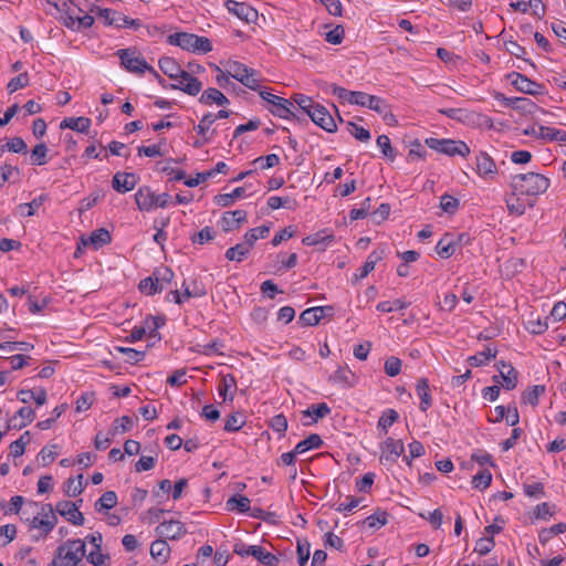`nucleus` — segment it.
Wrapping results in <instances>:
<instances>
[{
  "label": "nucleus",
  "mask_w": 566,
  "mask_h": 566,
  "mask_svg": "<svg viewBox=\"0 0 566 566\" xmlns=\"http://www.w3.org/2000/svg\"><path fill=\"white\" fill-rule=\"evenodd\" d=\"M551 182L547 177L537 172L518 174L512 177L511 187L514 192L536 197L547 191Z\"/></svg>",
  "instance_id": "1"
},
{
  "label": "nucleus",
  "mask_w": 566,
  "mask_h": 566,
  "mask_svg": "<svg viewBox=\"0 0 566 566\" xmlns=\"http://www.w3.org/2000/svg\"><path fill=\"white\" fill-rule=\"evenodd\" d=\"M167 42L170 45H176L182 50L193 53H208L212 50L211 41L206 36H199L188 32H176L169 34Z\"/></svg>",
  "instance_id": "2"
},
{
  "label": "nucleus",
  "mask_w": 566,
  "mask_h": 566,
  "mask_svg": "<svg viewBox=\"0 0 566 566\" xmlns=\"http://www.w3.org/2000/svg\"><path fill=\"white\" fill-rule=\"evenodd\" d=\"M86 553L85 541L67 539L57 546L54 557L60 566H77Z\"/></svg>",
  "instance_id": "3"
},
{
  "label": "nucleus",
  "mask_w": 566,
  "mask_h": 566,
  "mask_svg": "<svg viewBox=\"0 0 566 566\" xmlns=\"http://www.w3.org/2000/svg\"><path fill=\"white\" fill-rule=\"evenodd\" d=\"M262 99L268 102L271 107H269V111L274 115L283 119H296L301 120V117L296 115L294 112L295 106L293 105V102L290 99H286L284 97L274 95L266 91H260L259 92Z\"/></svg>",
  "instance_id": "4"
},
{
  "label": "nucleus",
  "mask_w": 566,
  "mask_h": 566,
  "mask_svg": "<svg viewBox=\"0 0 566 566\" xmlns=\"http://www.w3.org/2000/svg\"><path fill=\"white\" fill-rule=\"evenodd\" d=\"M171 200L167 192L156 195L150 187H140L135 193V201L140 211H150L154 208H166Z\"/></svg>",
  "instance_id": "5"
},
{
  "label": "nucleus",
  "mask_w": 566,
  "mask_h": 566,
  "mask_svg": "<svg viewBox=\"0 0 566 566\" xmlns=\"http://www.w3.org/2000/svg\"><path fill=\"white\" fill-rule=\"evenodd\" d=\"M135 49H120L116 55L120 59V64L130 73L143 74L148 71L154 76H158V72L150 66L144 57L135 55Z\"/></svg>",
  "instance_id": "6"
},
{
  "label": "nucleus",
  "mask_w": 566,
  "mask_h": 566,
  "mask_svg": "<svg viewBox=\"0 0 566 566\" xmlns=\"http://www.w3.org/2000/svg\"><path fill=\"white\" fill-rule=\"evenodd\" d=\"M426 145L429 148L448 156L460 155L462 157H467L470 154V147L462 140L438 139L430 137L426 139Z\"/></svg>",
  "instance_id": "7"
},
{
  "label": "nucleus",
  "mask_w": 566,
  "mask_h": 566,
  "mask_svg": "<svg viewBox=\"0 0 566 566\" xmlns=\"http://www.w3.org/2000/svg\"><path fill=\"white\" fill-rule=\"evenodd\" d=\"M41 514L43 516L42 518L34 516L32 520L27 518V521H30V526L32 528H39L41 531V536L43 537L52 532L57 523V517L54 514V509L51 504L42 505Z\"/></svg>",
  "instance_id": "8"
},
{
  "label": "nucleus",
  "mask_w": 566,
  "mask_h": 566,
  "mask_svg": "<svg viewBox=\"0 0 566 566\" xmlns=\"http://www.w3.org/2000/svg\"><path fill=\"white\" fill-rule=\"evenodd\" d=\"M99 17L105 19L107 25H115L117 28H134L138 29L142 27V22L138 19H130L120 12L112 9H98Z\"/></svg>",
  "instance_id": "9"
},
{
  "label": "nucleus",
  "mask_w": 566,
  "mask_h": 566,
  "mask_svg": "<svg viewBox=\"0 0 566 566\" xmlns=\"http://www.w3.org/2000/svg\"><path fill=\"white\" fill-rule=\"evenodd\" d=\"M307 116L312 119L314 124H316L317 126H319L321 128L328 133H334L337 129V125L333 116L329 114L327 108L321 104L316 103L310 111V114H307Z\"/></svg>",
  "instance_id": "10"
},
{
  "label": "nucleus",
  "mask_w": 566,
  "mask_h": 566,
  "mask_svg": "<svg viewBox=\"0 0 566 566\" xmlns=\"http://www.w3.org/2000/svg\"><path fill=\"white\" fill-rule=\"evenodd\" d=\"M511 84L520 92L528 95H538L543 93V85L530 80L527 76L512 72L507 75Z\"/></svg>",
  "instance_id": "11"
},
{
  "label": "nucleus",
  "mask_w": 566,
  "mask_h": 566,
  "mask_svg": "<svg viewBox=\"0 0 566 566\" xmlns=\"http://www.w3.org/2000/svg\"><path fill=\"white\" fill-rule=\"evenodd\" d=\"M354 105H359L363 107H368L379 114L385 115L387 117L389 107L385 99L379 96L369 95L365 92H358L356 99H354Z\"/></svg>",
  "instance_id": "12"
},
{
  "label": "nucleus",
  "mask_w": 566,
  "mask_h": 566,
  "mask_svg": "<svg viewBox=\"0 0 566 566\" xmlns=\"http://www.w3.org/2000/svg\"><path fill=\"white\" fill-rule=\"evenodd\" d=\"M495 98L503 103L504 106L512 107L523 114H532L537 107L533 101L526 97H506L502 93H496Z\"/></svg>",
  "instance_id": "13"
},
{
  "label": "nucleus",
  "mask_w": 566,
  "mask_h": 566,
  "mask_svg": "<svg viewBox=\"0 0 566 566\" xmlns=\"http://www.w3.org/2000/svg\"><path fill=\"white\" fill-rule=\"evenodd\" d=\"M226 8L228 11L234 15H237L240 20L244 22H254L258 18V12L251 6L245 2H238L235 0H227Z\"/></svg>",
  "instance_id": "14"
},
{
  "label": "nucleus",
  "mask_w": 566,
  "mask_h": 566,
  "mask_svg": "<svg viewBox=\"0 0 566 566\" xmlns=\"http://www.w3.org/2000/svg\"><path fill=\"white\" fill-rule=\"evenodd\" d=\"M525 136H533L547 140H560L566 143V132L541 125L538 129L534 126L527 127L523 130Z\"/></svg>",
  "instance_id": "15"
},
{
  "label": "nucleus",
  "mask_w": 566,
  "mask_h": 566,
  "mask_svg": "<svg viewBox=\"0 0 566 566\" xmlns=\"http://www.w3.org/2000/svg\"><path fill=\"white\" fill-rule=\"evenodd\" d=\"M55 510L60 515L65 517L73 525L80 526L84 524V516L78 511L77 503L71 501H60L56 503Z\"/></svg>",
  "instance_id": "16"
},
{
  "label": "nucleus",
  "mask_w": 566,
  "mask_h": 566,
  "mask_svg": "<svg viewBox=\"0 0 566 566\" xmlns=\"http://www.w3.org/2000/svg\"><path fill=\"white\" fill-rule=\"evenodd\" d=\"M476 174L485 179H493L497 174V167L492 157L485 151H480L475 158Z\"/></svg>",
  "instance_id": "17"
},
{
  "label": "nucleus",
  "mask_w": 566,
  "mask_h": 566,
  "mask_svg": "<svg viewBox=\"0 0 566 566\" xmlns=\"http://www.w3.org/2000/svg\"><path fill=\"white\" fill-rule=\"evenodd\" d=\"M139 181V177L134 172H116L112 179V187L119 193H126L133 190Z\"/></svg>",
  "instance_id": "18"
},
{
  "label": "nucleus",
  "mask_w": 566,
  "mask_h": 566,
  "mask_svg": "<svg viewBox=\"0 0 566 566\" xmlns=\"http://www.w3.org/2000/svg\"><path fill=\"white\" fill-rule=\"evenodd\" d=\"M156 533L159 536L168 539H178L187 533L185 524L180 521H165L156 527Z\"/></svg>",
  "instance_id": "19"
},
{
  "label": "nucleus",
  "mask_w": 566,
  "mask_h": 566,
  "mask_svg": "<svg viewBox=\"0 0 566 566\" xmlns=\"http://www.w3.org/2000/svg\"><path fill=\"white\" fill-rule=\"evenodd\" d=\"M382 454L380 457V461L384 460L387 462H396L397 459L403 454L405 446L401 440H395L392 438H387L384 444L381 446Z\"/></svg>",
  "instance_id": "20"
},
{
  "label": "nucleus",
  "mask_w": 566,
  "mask_h": 566,
  "mask_svg": "<svg viewBox=\"0 0 566 566\" xmlns=\"http://www.w3.org/2000/svg\"><path fill=\"white\" fill-rule=\"evenodd\" d=\"M247 221L245 210L227 211L221 218V227L224 232H230L240 228V224Z\"/></svg>",
  "instance_id": "21"
},
{
  "label": "nucleus",
  "mask_w": 566,
  "mask_h": 566,
  "mask_svg": "<svg viewBox=\"0 0 566 566\" xmlns=\"http://www.w3.org/2000/svg\"><path fill=\"white\" fill-rule=\"evenodd\" d=\"M184 81H187L186 84H182V82H179L177 84H169V88L171 90H180L184 93L196 96L200 93L202 88V83L195 76H192L190 73L186 72L182 73Z\"/></svg>",
  "instance_id": "22"
},
{
  "label": "nucleus",
  "mask_w": 566,
  "mask_h": 566,
  "mask_svg": "<svg viewBox=\"0 0 566 566\" xmlns=\"http://www.w3.org/2000/svg\"><path fill=\"white\" fill-rule=\"evenodd\" d=\"M160 71L171 80L182 77V73L187 71L182 70L177 61L169 56H164L158 62Z\"/></svg>",
  "instance_id": "23"
},
{
  "label": "nucleus",
  "mask_w": 566,
  "mask_h": 566,
  "mask_svg": "<svg viewBox=\"0 0 566 566\" xmlns=\"http://www.w3.org/2000/svg\"><path fill=\"white\" fill-rule=\"evenodd\" d=\"M500 379L504 389L513 390L517 386L518 373L513 366H509V370L500 369V374L492 377L495 384H499Z\"/></svg>",
  "instance_id": "24"
},
{
  "label": "nucleus",
  "mask_w": 566,
  "mask_h": 566,
  "mask_svg": "<svg viewBox=\"0 0 566 566\" xmlns=\"http://www.w3.org/2000/svg\"><path fill=\"white\" fill-rule=\"evenodd\" d=\"M49 3L53 4L55 9L60 12H63L65 15L63 17V23L66 28L71 30H76L77 27V14L74 9H71L67 1H62L61 3L57 1L48 0Z\"/></svg>",
  "instance_id": "25"
},
{
  "label": "nucleus",
  "mask_w": 566,
  "mask_h": 566,
  "mask_svg": "<svg viewBox=\"0 0 566 566\" xmlns=\"http://www.w3.org/2000/svg\"><path fill=\"white\" fill-rule=\"evenodd\" d=\"M436 252L439 256L448 259L455 252V235L446 233L437 243Z\"/></svg>",
  "instance_id": "26"
},
{
  "label": "nucleus",
  "mask_w": 566,
  "mask_h": 566,
  "mask_svg": "<svg viewBox=\"0 0 566 566\" xmlns=\"http://www.w3.org/2000/svg\"><path fill=\"white\" fill-rule=\"evenodd\" d=\"M91 119L88 117H65L61 124H60V128L61 129H65V128H69V129H72V130H75V132H78V133H88V129L91 127Z\"/></svg>",
  "instance_id": "27"
},
{
  "label": "nucleus",
  "mask_w": 566,
  "mask_h": 566,
  "mask_svg": "<svg viewBox=\"0 0 566 566\" xmlns=\"http://www.w3.org/2000/svg\"><path fill=\"white\" fill-rule=\"evenodd\" d=\"M331 408L325 402L311 405L306 410L302 411V416L304 418L311 417L312 421L304 422V426H311L317 422L318 419H322L329 415Z\"/></svg>",
  "instance_id": "28"
},
{
  "label": "nucleus",
  "mask_w": 566,
  "mask_h": 566,
  "mask_svg": "<svg viewBox=\"0 0 566 566\" xmlns=\"http://www.w3.org/2000/svg\"><path fill=\"white\" fill-rule=\"evenodd\" d=\"M199 102L203 105H228L230 102L228 97L219 90L210 87L206 90L199 97Z\"/></svg>",
  "instance_id": "29"
},
{
  "label": "nucleus",
  "mask_w": 566,
  "mask_h": 566,
  "mask_svg": "<svg viewBox=\"0 0 566 566\" xmlns=\"http://www.w3.org/2000/svg\"><path fill=\"white\" fill-rule=\"evenodd\" d=\"M417 394L420 398V410L427 411L432 405V397L427 378H420L416 386Z\"/></svg>",
  "instance_id": "30"
},
{
  "label": "nucleus",
  "mask_w": 566,
  "mask_h": 566,
  "mask_svg": "<svg viewBox=\"0 0 566 566\" xmlns=\"http://www.w3.org/2000/svg\"><path fill=\"white\" fill-rule=\"evenodd\" d=\"M252 247H250L244 240L241 243L235 244L234 247L229 248L226 251V259L228 261L242 262L250 254Z\"/></svg>",
  "instance_id": "31"
},
{
  "label": "nucleus",
  "mask_w": 566,
  "mask_h": 566,
  "mask_svg": "<svg viewBox=\"0 0 566 566\" xmlns=\"http://www.w3.org/2000/svg\"><path fill=\"white\" fill-rule=\"evenodd\" d=\"M112 241L111 233L105 228L97 229L91 233L85 240L82 238L84 245L92 244L95 249H98Z\"/></svg>",
  "instance_id": "32"
},
{
  "label": "nucleus",
  "mask_w": 566,
  "mask_h": 566,
  "mask_svg": "<svg viewBox=\"0 0 566 566\" xmlns=\"http://www.w3.org/2000/svg\"><path fill=\"white\" fill-rule=\"evenodd\" d=\"M355 374L349 368L338 367L337 370L329 376V381L353 387L355 385Z\"/></svg>",
  "instance_id": "33"
},
{
  "label": "nucleus",
  "mask_w": 566,
  "mask_h": 566,
  "mask_svg": "<svg viewBox=\"0 0 566 566\" xmlns=\"http://www.w3.org/2000/svg\"><path fill=\"white\" fill-rule=\"evenodd\" d=\"M497 354L496 348H492L488 346L484 350L479 352L478 354L470 356L468 358V363L472 367H480L486 365L491 359L495 358Z\"/></svg>",
  "instance_id": "34"
},
{
  "label": "nucleus",
  "mask_w": 566,
  "mask_h": 566,
  "mask_svg": "<svg viewBox=\"0 0 566 566\" xmlns=\"http://www.w3.org/2000/svg\"><path fill=\"white\" fill-rule=\"evenodd\" d=\"M323 440L319 434L311 433L306 439L300 441L295 446V453H304L312 449H318L323 446Z\"/></svg>",
  "instance_id": "35"
},
{
  "label": "nucleus",
  "mask_w": 566,
  "mask_h": 566,
  "mask_svg": "<svg viewBox=\"0 0 566 566\" xmlns=\"http://www.w3.org/2000/svg\"><path fill=\"white\" fill-rule=\"evenodd\" d=\"M253 557L265 566H279L280 559L274 554L266 552L262 546L254 545L251 551Z\"/></svg>",
  "instance_id": "36"
},
{
  "label": "nucleus",
  "mask_w": 566,
  "mask_h": 566,
  "mask_svg": "<svg viewBox=\"0 0 566 566\" xmlns=\"http://www.w3.org/2000/svg\"><path fill=\"white\" fill-rule=\"evenodd\" d=\"M170 554V547L165 539H156L150 545V555L153 558L166 562Z\"/></svg>",
  "instance_id": "37"
},
{
  "label": "nucleus",
  "mask_w": 566,
  "mask_h": 566,
  "mask_svg": "<svg viewBox=\"0 0 566 566\" xmlns=\"http://www.w3.org/2000/svg\"><path fill=\"white\" fill-rule=\"evenodd\" d=\"M245 192L244 187H238L230 193H220L214 197V203L219 207H230L235 199L241 198Z\"/></svg>",
  "instance_id": "38"
},
{
  "label": "nucleus",
  "mask_w": 566,
  "mask_h": 566,
  "mask_svg": "<svg viewBox=\"0 0 566 566\" xmlns=\"http://www.w3.org/2000/svg\"><path fill=\"white\" fill-rule=\"evenodd\" d=\"M250 503L251 501L249 497L235 494L226 502V505L230 511L237 510L240 513H247L250 510Z\"/></svg>",
  "instance_id": "39"
},
{
  "label": "nucleus",
  "mask_w": 566,
  "mask_h": 566,
  "mask_svg": "<svg viewBox=\"0 0 566 566\" xmlns=\"http://www.w3.org/2000/svg\"><path fill=\"white\" fill-rule=\"evenodd\" d=\"M49 196L46 193H42L39 197L34 198L31 202L21 203L18 206L21 214L24 217H32L35 213V210L40 208Z\"/></svg>",
  "instance_id": "40"
},
{
  "label": "nucleus",
  "mask_w": 566,
  "mask_h": 566,
  "mask_svg": "<svg viewBox=\"0 0 566 566\" xmlns=\"http://www.w3.org/2000/svg\"><path fill=\"white\" fill-rule=\"evenodd\" d=\"M270 233V226L263 224L245 232L243 240L253 248L259 239H264Z\"/></svg>",
  "instance_id": "41"
},
{
  "label": "nucleus",
  "mask_w": 566,
  "mask_h": 566,
  "mask_svg": "<svg viewBox=\"0 0 566 566\" xmlns=\"http://www.w3.org/2000/svg\"><path fill=\"white\" fill-rule=\"evenodd\" d=\"M231 388H234V389L237 388V380H235L234 376L231 374L222 376L219 387H218V391H219V395L221 397H223V401H227V400L232 401L233 400V398H234L233 394H231L228 397V391Z\"/></svg>",
  "instance_id": "42"
},
{
  "label": "nucleus",
  "mask_w": 566,
  "mask_h": 566,
  "mask_svg": "<svg viewBox=\"0 0 566 566\" xmlns=\"http://www.w3.org/2000/svg\"><path fill=\"white\" fill-rule=\"evenodd\" d=\"M388 523V513L382 510H377L374 514L367 516L363 524L369 528L378 530Z\"/></svg>",
  "instance_id": "43"
},
{
  "label": "nucleus",
  "mask_w": 566,
  "mask_h": 566,
  "mask_svg": "<svg viewBox=\"0 0 566 566\" xmlns=\"http://www.w3.org/2000/svg\"><path fill=\"white\" fill-rule=\"evenodd\" d=\"M116 504H117V494L114 491H106L95 502L94 507L97 512H102L103 510L113 509Z\"/></svg>",
  "instance_id": "44"
},
{
  "label": "nucleus",
  "mask_w": 566,
  "mask_h": 566,
  "mask_svg": "<svg viewBox=\"0 0 566 566\" xmlns=\"http://www.w3.org/2000/svg\"><path fill=\"white\" fill-rule=\"evenodd\" d=\"M333 241H334L333 234H326L325 231H318L314 234H310V235L305 237L302 242L305 245L314 247V245H319V244L327 245Z\"/></svg>",
  "instance_id": "45"
},
{
  "label": "nucleus",
  "mask_w": 566,
  "mask_h": 566,
  "mask_svg": "<svg viewBox=\"0 0 566 566\" xmlns=\"http://www.w3.org/2000/svg\"><path fill=\"white\" fill-rule=\"evenodd\" d=\"M84 476L83 474H78L75 479L70 478L65 483V493L70 497H75L80 495L84 490L83 484Z\"/></svg>",
  "instance_id": "46"
},
{
  "label": "nucleus",
  "mask_w": 566,
  "mask_h": 566,
  "mask_svg": "<svg viewBox=\"0 0 566 566\" xmlns=\"http://www.w3.org/2000/svg\"><path fill=\"white\" fill-rule=\"evenodd\" d=\"M216 238V231L211 227H205L199 232L193 233L190 237V241L193 244H206Z\"/></svg>",
  "instance_id": "47"
},
{
  "label": "nucleus",
  "mask_w": 566,
  "mask_h": 566,
  "mask_svg": "<svg viewBox=\"0 0 566 566\" xmlns=\"http://www.w3.org/2000/svg\"><path fill=\"white\" fill-rule=\"evenodd\" d=\"M398 418L399 413L395 409H387L378 420V428L386 434L388 432V428L391 427Z\"/></svg>",
  "instance_id": "48"
},
{
  "label": "nucleus",
  "mask_w": 566,
  "mask_h": 566,
  "mask_svg": "<svg viewBox=\"0 0 566 566\" xmlns=\"http://www.w3.org/2000/svg\"><path fill=\"white\" fill-rule=\"evenodd\" d=\"M492 482V473L488 469L481 470L472 478V485L475 489L484 490L490 486Z\"/></svg>",
  "instance_id": "49"
},
{
  "label": "nucleus",
  "mask_w": 566,
  "mask_h": 566,
  "mask_svg": "<svg viewBox=\"0 0 566 566\" xmlns=\"http://www.w3.org/2000/svg\"><path fill=\"white\" fill-rule=\"evenodd\" d=\"M138 287L140 292L146 293L147 295H154L161 292L164 289L163 284H159L157 279L155 277L154 280L151 276L142 280Z\"/></svg>",
  "instance_id": "50"
},
{
  "label": "nucleus",
  "mask_w": 566,
  "mask_h": 566,
  "mask_svg": "<svg viewBox=\"0 0 566 566\" xmlns=\"http://www.w3.org/2000/svg\"><path fill=\"white\" fill-rule=\"evenodd\" d=\"M244 424H245V417L241 413L234 412L227 418L223 429L228 432H237Z\"/></svg>",
  "instance_id": "51"
},
{
  "label": "nucleus",
  "mask_w": 566,
  "mask_h": 566,
  "mask_svg": "<svg viewBox=\"0 0 566 566\" xmlns=\"http://www.w3.org/2000/svg\"><path fill=\"white\" fill-rule=\"evenodd\" d=\"M545 391L544 386L535 385L532 387H528L522 396V399L524 402L530 403L532 406H537L539 395H542Z\"/></svg>",
  "instance_id": "52"
},
{
  "label": "nucleus",
  "mask_w": 566,
  "mask_h": 566,
  "mask_svg": "<svg viewBox=\"0 0 566 566\" xmlns=\"http://www.w3.org/2000/svg\"><path fill=\"white\" fill-rule=\"evenodd\" d=\"M293 104L295 103L300 109L303 111L304 114H310V111L313 108V106L316 104L312 97L306 96L301 93L293 94L291 99Z\"/></svg>",
  "instance_id": "53"
},
{
  "label": "nucleus",
  "mask_w": 566,
  "mask_h": 566,
  "mask_svg": "<svg viewBox=\"0 0 566 566\" xmlns=\"http://www.w3.org/2000/svg\"><path fill=\"white\" fill-rule=\"evenodd\" d=\"M132 428L133 419L128 416H123L120 418L115 419L113 428L111 430V434L116 436L117 433H124L129 431Z\"/></svg>",
  "instance_id": "54"
},
{
  "label": "nucleus",
  "mask_w": 566,
  "mask_h": 566,
  "mask_svg": "<svg viewBox=\"0 0 566 566\" xmlns=\"http://www.w3.org/2000/svg\"><path fill=\"white\" fill-rule=\"evenodd\" d=\"M228 73L231 75V77L235 78L237 81H241L242 77L249 72L251 67H248L241 62L238 61H231L228 63Z\"/></svg>",
  "instance_id": "55"
},
{
  "label": "nucleus",
  "mask_w": 566,
  "mask_h": 566,
  "mask_svg": "<svg viewBox=\"0 0 566 566\" xmlns=\"http://www.w3.org/2000/svg\"><path fill=\"white\" fill-rule=\"evenodd\" d=\"M525 327L532 334H536V335L543 334L548 328L547 317H545L544 319H541L539 317L538 318H530L526 322Z\"/></svg>",
  "instance_id": "56"
},
{
  "label": "nucleus",
  "mask_w": 566,
  "mask_h": 566,
  "mask_svg": "<svg viewBox=\"0 0 566 566\" xmlns=\"http://www.w3.org/2000/svg\"><path fill=\"white\" fill-rule=\"evenodd\" d=\"M30 78L27 72L20 73L18 76L11 78L7 85V90L10 94L17 92L29 85Z\"/></svg>",
  "instance_id": "57"
},
{
  "label": "nucleus",
  "mask_w": 566,
  "mask_h": 566,
  "mask_svg": "<svg viewBox=\"0 0 566 566\" xmlns=\"http://www.w3.org/2000/svg\"><path fill=\"white\" fill-rule=\"evenodd\" d=\"M48 147L44 143L38 144L32 149V165L42 166L46 164Z\"/></svg>",
  "instance_id": "58"
},
{
  "label": "nucleus",
  "mask_w": 566,
  "mask_h": 566,
  "mask_svg": "<svg viewBox=\"0 0 566 566\" xmlns=\"http://www.w3.org/2000/svg\"><path fill=\"white\" fill-rule=\"evenodd\" d=\"M459 200L450 195H443L440 198V208L449 214H454L459 208Z\"/></svg>",
  "instance_id": "59"
},
{
  "label": "nucleus",
  "mask_w": 566,
  "mask_h": 566,
  "mask_svg": "<svg viewBox=\"0 0 566 566\" xmlns=\"http://www.w3.org/2000/svg\"><path fill=\"white\" fill-rule=\"evenodd\" d=\"M270 427L283 437L287 430V419L283 413L275 415L270 420Z\"/></svg>",
  "instance_id": "60"
},
{
  "label": "nucleus",
  "mask_w": 566,
  "mask_h": 566,
  "mask_svg": "<svg viewBox=\"0 0 566 566\" xmlns=\"http://www.w3.org/2000/svg\"><path fill=\"white\" fill-rule=\"evenodd\" d=\"M377 146L381 149V153L385 157H387L389 160L395 159L396 154L387 135L378 136Z\"/></svg>",
  "instance_id": "61"
},
{
  "label": "nucleus",
  "mask_w": 566,
  "mask_h": 566,
  "mask_svg": "<svg viewBox=\"0 0 566 566\" xmlns=\"http://www.w3.org/2000/svg\"><path fill=\"white\" fill-rule=\"evenodd\" d=\"M258 76L259 72L254 69H250L240 83L250 90L258 91L260 88V78Z\"/></svg>",
  "instance_id": "62"
},
{
  "label": "nucleus",
  "mask_w": 566,
  "mask_h": 566,
  "mask_svg": "<svg viewBox=\"0 0 566 566\" xmlns=\"http://www.w3.org/2000/svg\"><path fill=\"white\" fill-rule=\"evenodd\" d=\"M300 321L303 325L314 326L321 322V316H318L317 310H315V307H312L301 313Z\"/></svg>",
  "instance_id": "63"
},
{
  "label": "nucleus",
  "mask_w": 566,
  "mask_h": 566,
  "mask_svg": "<svg viewBox=\"0 0 566 566\" xmlns=\"http://www.w3.org/2000/svg\"><path fill=\"white\" fill-rule=\"evenodd\" d=\"M348 132L350 135H353L356 139L360 142H368L370 139V132L361 126H358L357 124L353 122L347 123Z\"/></svg>",
  "instance_id": "64"
}]
</instances>
